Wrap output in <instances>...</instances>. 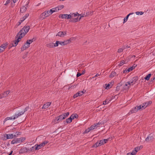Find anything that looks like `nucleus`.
I'll return each instance as SVG.
<instances>
[{
    "label": "nucleus",
    "instance_id": "obj_1",
    "mask_svg": "<svg viewBox=\"0 0 155 155\" xmlns=\"http://www.w3.org/2000/svg\"><path fill=\"white\" fill-rule=\"evenodd\" d=\"M30 27L29 26H24V27L18 33L17 35L16 36V37L17 38L18 36L19 35H20V34H22V37H23L27 33L30 29Z\"/></svg>",
    "mask_w": 155,
    "mask_h": 155
},
{
    "label": "nucleus",
    "instance_id": "obj_2",
    "mask_svg": "<svg viewBox=\"0 0 155 155\" xmlns=\"http://www.w3.org/2000/svg\"><path fill=\"white\" fill-rule=\"evenodd\" d=\"M22 34H20V35H19L18 38L17 39V40H14L12 41L11 45H9V49L13 46H16L18 44V42L21 40V38H22Z\"/></svg>",
    "mask_w": 155,
    "mask_h": 155
},
{
    "label": "nucleus",
    "instance_id": "obj_3",
    "mask_svg": "<svg viewBox=\"0 0 155 155\" xmlns=\"http://www.w3.org/2000/svg\"><path fill=\"white\" fill-rule=\"evenodd\" d=\"M143 147L142 146H137L135 147L134 149L133 150L131 153H128L127 155H135L137 152L139 150L141 149Z\"/></svg>",
    "mask_w": 155,
    "mask_h": 155
},
{
    "label": "nucleus",
    "instance_id": "obj_4",
    "mask_svg": "<svg viewBox=\"0 0 155 155\" xmlns=\"http://www.w3.org/2000/svg\"><path fill=\"white\" fill-rule=\"evenodd\" d=\"M138 80V78L137 76L133 77L129 81L127 82L129 85H130L131 84L133 85L135 84L136 82Z\"/></svg>",
    "mask_w": 155,
    "mask_h": 155
},
{
    "label": "nucleus",
    "instance_id": "obj_5",
    "mask_svg": "<svg viewBox=\"0 0 155 155\" xmlns=\"http://www.w3.org/2000/svg\"><path fill=\"white\" fill-rule=\"evenodd\" d=\"M154 139V134L152 133L149 135L146 139V141L147 142L151 141Z\"/></svg>",
    "mask_w": 155,
    "mask_h": 155
},
{
    "label": "nucleus",
    "instance_id": "obj_6",
    "mask_svg": "<svg viewBox=\"0 0 155 155\" xmlns=\"http://www.w3.org/2000/svg\"><path fill=\"white\" fill-rule=\"evenodd\" d=\"M111 138H109L107 139H104L102 140H101L99 141V143L98 145L100 144V145H102L105 144L106 143L108 142V141L110 140V139Z\"/></svg>",
    "mask_w": 155,
    "mask_h": 155
},
{
    "label": "nucleus",
    "instance_id": "obj_7",
    "mask_svg": "<svg viewBox=\"0 0 155 155\" xmlns=\"http://www.w3.org/2000/svg\"><path fill=\"white\" fill-rule=\"evenodd\" d=\"M10 93V91L8 90L0 94V98H2L6 97Z\"/></svg>",
    "mask_w": 155,
    "mask_h": 155
},
{
    "label": "nucleus",
    "instance_id": "obj_8",
    "mask_svg": "<svg viewBox=\"0 0 155 155\" xmlns=\"http://www.w3.org/2000/svg\"><path fill=\"white\" fill-rule=\"evenodd\" d=\"M86 91L85 90L84 92L83 91H80L79 92H78L76 94H74L73 96V97L74 98H76L78 96H81L83 95V94L84 93V92Z\"/></svg>",
    "mask_w": 155,
    "mask_h": 155
},
{
    "label": "nucleus",
    "instance_id": "obj_9",
    "mask_svg": "<svg viewBox=\"0 0 155 155\" xmlns=\"http://www.w3.org/2000/svg\"><path fill=\"white\" fill-rule=\"evenodd\" d=\"M48 12L47 11H45L44 12L42 13L40 15V18L42 19H44L46 17H48Z\"/></svg>",
    "mask_w": 155,
    "mask_h": 155
},
{
    "label": "nucleus",
    "instance_id": "obj_10",
    "mask_svg": "<svg viewBox=\"0 0 155 155\" xmlns=\"http://www.w3.org/2000/svg\"><path fill=\"white\" fill-rule=\"evenodd\" d=\"M67 34L66 31H60L58 32L57 35H56V36H59L61 37H64V35H66Z\"/></svg>",
    "mask_w": 155,
    "mask_h": 155
},
{
    "label": "nucleus",
    "instance_id": "obj_11",
    "mask_svg": "<svg viewBox=\"0 0 155 155\" xmlns=\"http://www.w3.org/2000/svg\"><path fill=\"white\" fill-rule=\"evenodd\" d=\"M29 149H28L26 148H21L20 150L19 153L20 154H22L24 153L28 152Z\"/></svg>",
    "mask_w": 155,
    "mask_h": 155
},
{
    "label": "nucleus",
    "instance_id": "obj_12",
    "mask_svg": "<svg viewBox=\"0 0 155 155\" xmlns=\"http://www.w3.org/2000/svg\"><path fill=\"white\" fill-rule=\"evenodd\" d=\"M21 143L20 139L19 138L15 139L11 141L12 144H14L15 143Z\"/></svg>",
    "mask_w": 155,
    "mask_h": 155
},
{
    "label": "nucleus",
    "instance_id": "obj_13",
    "mask_svg": "<svg viewBox=\"0 0 155 155\" xmlns=\"http://www.w3.org/2000/svg\"><path fill=\"white\" fill-rule=\"evenodd\" d=\"M51 103V102H47L46 104H44L42 107V109H46L48 108L49 106Z\"/></svg>",
    "mask_w": 155,
    "mask_h": 155
},
{
    "label": "nucleus",
    "instance_id": "obj_14",
    "mask_svg": "<svg viewBox=\"0 0 155 155\" xmlns=\"http://www.w3.org/2000/svg\"><path fill=\"white\" fill-rule=\"evenodd\" d=\"M49 142L48 141V140H45L44 141H43L41 142H40V144H36L35 145H45V144H47Z\"/></svg>",
    "mask_w": 155,
    "mask_h": 155
},
{
    "label": "nucleus",
    "instance_id": "obj_15",
    "mask_svg": "<svg viewBox=\"0 0 155 155\" xmlns=\"http://www.w3.org/2000/svg\"><path fill=\"white\" fill-rule=\"evenodd\" d=\"M73 39V38H70L69 39L66 40L64 41V44L65 45H68L71 42V40H72Z\"/></svg>",
    "mask_w": 155,
    "mask_h": 155
},
{
    "label": "nucleus",
    "instance_id": "obj_16",
    "mask_svg": "<svg viewBox=\"0 0 155 155\" xmlns=\"http://www.w3.org/2000/svg\"><path fill=\"white\" fill-rule=\"evenodd\" d=\"M138 111L136 107H135L134 108L130 110V112H129L128 113V114H130V113H136Z\"/></svg>",
    "mask_w": 155,
    "mask_h": 155
},
{
    "label": "nucleus",
    "instance_id": "obj_17",
    "mask_svg": "<svg viewBox=\"0 0 155 155\" xmlns=\"http://www.w3.org/2000/svg\"><path fill=\"white\" fill-rule=\"evenodd\" d=\"M23 114V113H22V112H19L18 114H15V115H14V116L13 117V119H15L16 118H18L19 116H20L21 115H22Z\"/></svg>",
    "mask_w": 155,
    "mask_h": 155
},
{
    "label": "nucleus",
    "instance_id": "obj_18",
    "mask_svg": "<svg viewBox=\"0 0 155 155\" xmlns=\"http://www.w3.org/2000/svg\"><path fill=\"white\" fill-rule=\"evenodd\" d=\"M72 120L71 117V116L69 118H67L66 121H64V124H65V123H70L72 121Z\"/></svg>",
    "mask_w": 155,
    "mask_h": 155
},
{
    "label": "nucleus",
    "instance_id": "obj_19",
    "mask_svg": "<svg viewBox=\"0 0 155 155\" xmlns=\"http://www.w3.org/2000/svg\"><path fill=\"white\" fill-rule=\"evenodd\" d=\"M26 7L25 6H23L20 8V12L21 13H24L26 11Z\"/></svg>",
    "mask_w": 155,
    "mask_h": 155
},
{
    "label": "nucleus",
    "instance_id": "obj_20",
    "mask_svg": "<svg viewBox=\"0 0 155 155\" xmlns=\"http://www.w3.org/2000/svg\"><path fill=\"white\" fill-rule=\"evenodd\" d=\"M32 42L31 39L28 40L26 43V44H27V47L28 48L30 46V45Z\"/></svg>",
    "mask_w": 155,
    "mask_h": 155
},
{
    "label": "nucleus",
    "instance_id": "obj_21",
    "mask_svg": "<svg viewBox=\"0 0 155 155\" xmlns=\"http://www.w3.org/2000/svg\"><path fill=\"white\" fill-rule=\"evenodd\" d=\"M137 65L135 64H134L132 66L128 68V72H130L132 71L135 68V67L137 66Z\"/></svg>",
    "mask_w": 155,
    "mask_h": 155
},
{
    "label": "nucleus",
    "instance_id": "obj_22",
    "mask_svg": "<svg viewBox=\"0 0 155 155\" xmlns=\"http://www.w3.org/2000/svg\"><path fill=\"white\" fill-rule=\"evenodd\" d=\"M78 17L75 18H72L70 20V21L72 22H75L78 21Z\"/></svg>",
    "mask_w": 155,
    "mask_h": 155
},
{
    "label": "nucleus",
    "instance_id": "obj_23",
    "mask_svg": "<svg viewBox=\"0 0 155 155\" xmlns=\"http://www.w3.org/2000/svg\"><path fill=\"white\" fill-rule=\"evenodd\" d=\"M68 14H64L63 15H59V17L60 18L61 16L62 18H66L68 19Z\"/></svg>",
    "mask_w": 155,
    "mask_h": 155
},
{
    "label": "nucleus",
    "instance_id": "obj_24",
    "mask_svg": "<svg viewBox=\"0 0 155 155\" xmlns=\"http://www.w3.org/2000/svg\"><path fill=\"white\" fill-rule=\"evenodd\" d=\"M129 84H127V82L126 83V84L124 85V87H123V89L125 90L128 89L130 88V86H128Z\"/></svg>",
    "mask_w": 155,
    "mask_h": 155
},
{
    "label": "nucleus",
    "instance_id": "obj_25",
    "mask_svg": "<svg viewBox=\"0 0 155 155\" xmlns=\"http://www.w3.org/2000/svg\"><path fill=\"white\" fill-rule=\"evenodd\" d=\"M7 139L12 138L14 137V136L12 134H6Z\"/></svg>",
    "mask_w": 155,
    "mask_h": 155
},
{
    "label": "nucleus",
    "instance_id": "obj_26",
    "mask_svg": "<svg viewBox=\"0 0 155 155\" xmlns=\"http://www.w3.org/2000/svg\"><path fill=\"white\" fill-rule=\"evenodd\" d=\"M134 13L133 12V13H130V14H128L127 16L126 17H125L124 19V23L126 21H127V20H128V17H129V16L130 15H131L132 14H134Z\"/></svg>",
    "mask_w": 155,
    "mask_h": 155
},
{
    "label": "nucleus",
    "instance_id": "obj_27",
    "mask_svg": "<svg viewBox=\"0 0 155 155\" xmlns=\"http://www.w3.org/2000/svg\"><path fill=\"white\" fill-rule=\"evenodd\" d=\"M54 43H50L47 44L46 45V46L48 48H53L54 47Z\"/></svg>",
    "mask_w": 155,
    "mask_h": 155
},
{
    "label": "nucleus",
    "instance_id": "obj_28",
    "mask_svg": "<svg viewBox=\"0 0 155 155\" xmlns=\"http://www.w3.org/2000/svg\"><path fill=\"white\" fill-rule=\"evenodd\" d=\"M116 73L115 71H112L111 73L109 75V77L110 78H113L116 75Z\"/></svg>",
    "mask_w": 155,
    "mask_h": 155
},
{
    "label": "nucleus",
    "instance_id": "obj_29",
    "mask_svg": "<svg viewBox=\"0 0 155 155\" xmlns=\"http://www.w3.org/2000/svg\"><path fill=\"white\" fill-rule=\"evenodd\" d=\"M111 101L110 100H109V99H107L105 101L103 102V104L106 105L109 102V101Z\"/></svg>",
    "mask_w": 155,
    "mask_h": 155
},
{
    "label": "nucleus",
    "instance_id": "obj_30",
    "mask_svg": "<svg viewBox=\"0 0 155 155\" xmlns=\"http://www.w3.org/2000/svg\"><path fill=\"white\" fill-rule=\"evenodd\" d=\"M151 75V74H147L146 77L144 78V79L147 80H148L150 79V78Z\"/></svg>",
    "mask_w": 155,
    "mask_h": 155
},
{
    "label": "nucleus",
    "instance_id": "obj_31",
    "mask_svg": "<svg viewBox=\"0 0 155 155\" xmlns=\"http://www.w3.org/2000/svg\"><path fill=\"white\" fill-rule=\"evenodd\" d=\"M72 119H74V118H77L78 117V116L77 114H73L71 116Z\"/></svg>",
    "mask_w": 155,
    "mask_h": 155
},
{
    "label": "nucleus",
    "instance_id": "obj_32",
    "mask_svg": "<svg viewBox=\"0 0 155 155\" xmlns=\"http://www.w3.org/2000/svg\"><path fill=\"white\" fill-rule=\"evenodd\" d=\"M27 44H26V43L24 44V45L22 46L21 48V50L22 51H24L26 49V48H28L27 47Z\"/></svg>",
    "mask_w": 155,
    "mask_h": 155
},
{
    "label": "nucleus",
    "instance_id": "obj_33",
    "mask_svg": "<svg viewBox=\"0 0 155 155\" xmlns=\"http://www.w3.org/2000/svg\"><path fill=\"white\" fill-rule=\"evenodd\" d=\"M5 48L3 45H1L0 46V53L3 51L5 50Z\"/></svg>",
    "mask_w": 155,
    "mask_h": 155
},
{
    "label": "nucleus",
    "instance_id": "obj_34",
    "mask_svg": "<svg viewBox=\"0 0 155 155\" xmlns=\"http://www.w3.org/2000/svg\"><path fill=\"white\" fill-rule=\"evenodd\" d=\"M64 7V5H58V6L56 7L57 8V10H58V11Z\"/></svg>",
    "mask_w": 155,
    "mask_h": 155
},
{
    "label": "nucleus",
    "instance_id": "obj_35",
    "mask_svg": "<svg viewBox=\"0 0 155 155\" xmlns=\"http://www.w3.org/2000/svg\"><path fill=\"white\" fill-rule=\"evenodd\" d=\"M103 122L102 121H101V122H99L98 123L96 124L95 125L96 127H98V126L99 125H102L103 124Z\"/></svg>",
    "mask_w": 155,
    "mask_h": 155
},
{
    "label": "nucleus",
    "instance_id": "obj_36",
    "mask_svg": "<svg viewBox=\"0 0 155 155\" xmlns=\"http://www.w3.org/2000/svg\"><path fill=\"white\" fill-rule=\"evenodd\" d=\"M13 117H7L5 118V119L4 120V123L5 121H6L7 120H12L13 119Z\"/></svg>",
    "mask_w": 155,
    "mask_h": 155
},
{
    "label": "nucleus",
    "instance_id": "obj_37",
    "mask_svg": "<svg viewBox=\"0 0 155 155\" xmlns=\"http://www.w3.org/2000/svg\"><path fill=\"white\" fill-rule=\"evenodd\" d=\"M59 120H60L59 117H56L54 120V123L56 124L58 123L59 122Z\"/></svg>",
    "mask_w": 155,
    "mask_h": 155
},
{
    "label": "nucleus",
    "instance_id": "obj_38",
    "mask_svg": "<svg viewBox=\"0 0 155 155\" xmlns=\"http://www.w3.org/2000/svg\"><path fill=\"white\" fill-rule=\"evenodd\" d=\"M1 138L3 140H7V139L6 136V134L2 135V137H1Z\"/></svg>",
    "mask_w": 155,
    "mask_h": 155
},
{
    "label": "nucleus",
    "instance_id": "obj_39",
    "mask_svg": "<svg viewBox=\"0 0 155 155\" xmlns=\"http://www.w3.org/2000/svg\"><path fill=\"white\" fill-rule=\"evenodd\" d=\"M60 41H56L55 43H54V47H57L58 45L59 44Z\"/></svg>",
    "mask_w": 155,
    "mask_h": 155
},
{
    "label": "nucleus",
    "instance_id": "obj_40",
    "mask_svg": "<svg viewBox=\"0 0 155 155\" xmlns=\"http://www.w3.org/2000/svg\"><path fill=\"white\" fill-rule=\"evenodd\" d=\"M57 9V8L56 7L54 8H53L51 10V12H52V13H53L54 12L58 11V10Z\"/></svg>",
    "mask_w": 155,
    "mask_h": 155
},
{
    "label": "nucleus",
    "instance_id": "obj_41",
    "mask_svg": "<svg viewBox=\"0 0 155 155\" xmlns=\"http://www.w3.org/2000/svg\"><path fill=\"white\" fill-rule=\"evenodd\" d=\"M21 133L19 132H16L15 134L14 135V136L15 137H17V136L20 135Z\"/></svg>",
    "mask_w": 155,
    "mask_h": 155
},
{
    "label": "nucleus",
    "instance_id": "obj_42",
    "mask_svg": "<svg viewBox=\"0 0 155 155\" xmlns=\"http://www.w3.org/2000/svg\"><path fill=\"white\" fill-rule=\"evenodd\" d=\"M97 127H96L95 125L94 126V125H92L89 128V129H90V130H92L93 129H94L95 128H96Z\"/></svg>",
    "mask_w": 155,
    "mask_h": 155
},
{
    "label": "nucleus",
    "instance_id": "obj_43",
    "mask_svg": "<svg viewBox=\"0 0 155 155\" xmlns=\"http://www.w3.org/2000/svg\"><path fill=\"white\" fill-rule=\"evenodd\" d=\"M136 107L137 108V110H140L141 109L142 110L143 109V108L141 106V105H139V106H137Z\"/></svg>",
    "mask_w": 155,
    "mask_h": 155
},
{
    "label": "nucleus",
    "instance_id": "obj_44",
    "mask_svg": "<svg viewBox=\"0 0 155 155\" xmlns=\"http://www.w3.org/2000/svg\"><path fill=\"white\" fill-rule=\"evenodd\" d=\"M105 85H106L105 89H108L111 87H110V85L109 84H106Z\"/></svg>",
    "mask_w": 155,
    "mask_h": 155
},
{
    "label": "nucleus",
    "instance_id": "obj_45",
    "mask_svg": "<svg viewBox=\"0 0 155 155\" xmlns=\"http://www.w3.org/2000/svg\"><path fill=\"white\" fill-rule=\"evenodd\" d=\"M136 13L137 15H142L143 14L144 12H136Z\"/></svg>",
    "mask_w": 155,
    "mask_h": 155
},
{
    "label": "nucleus",
    "instance_id": "obj_46",
    "mask_svg": "<svg viewBox=\"0 0 155 155\" xmlns=\"http://www.w3.org/2000/svg\"><path fill=\"white\" fill-rule=\"evenodd\" d=\"M124 63V61H122L120 62V64H119L118 65L119 66H121Z\"/></svg>",
    "mask_w": 155,
    "mask_h": 155
},
{
    "label": "nucleus",
    "instance_id": "obj_47",
    "mask_svg": "<svg viewBox=\"0 0 155 155\" xmlns=\"http://www.w3.org/2000/svg\"><path fill=\"white\" fill-rule=\"evenodd\" d=\"M47 12H48V16L52 14V12L51 11V9L50 10L47 11Z\"/></svg>",
    "mask_w": 155,
    "mask_h": 155
},
{
    "label": "nucleus",
    "instance_id": "obj_48",
    "mask_svg": "<svg viewBox=\"0 0 155 155\" xmlns=\"http://www.w3.org/2000/svg\"><path fill=\"white\" fill-rule=\"evenodd\" d=\"M90 131V129H89V128L85 130V131L84 132V134H86L88 133Z\"/></svg>",
    "mask_w": 155,
    "mask_h": 155
},
{
    "label": "nucleus",
    "instance_id": "obj_49",
    "mask_svg": "<svg viewBox=\"0 0 155 155\" xmlns=\"http://www.w3.org/2000/svg\"><path fill=\"white\" fill-rule=\"evenodd\" d=\"M58 117H59V119L60 120H61L63 119L62 118L63 116H62V114L60 115Z\"/></svg>",
    "mask_w": 155,
    "mask_h": 155
},
{
    "label": "nucleus",
    "instance_id": "obj_50",
    "mask_svg": "<svg viewBox=\"0 0 155 155\" xmlns=\"http://www.w3.org/2000/svg\"><path fill=\"white\" fill-rule=\"evenodd\" d=\"M66 117H67L69 114V112H67L66 113H65L63 114Z\"/></svg>",
    "mask_w": 155,
    "mask_h": 155
},
{
    "label": "nucleus",
    "instance_id": "obj_51",
    "mask_svg": "<svg viewBox=\"0 0 155 155\" xmlns=\"http://www.w3.org/2000/svg\"><path fill=\"white\" fill-rule=\"evenodd\" d=\"M29 14H26L23 17V19L24 18V19H25L26 18H27L29 16Z\"/></svg>",
    "mask_w": 155,
    "mask_h": 155
},
{
    "label": "nucleus",
    "instance_id": "obj_52",
    "mask_svg": "<svg viewBox=\"0 0 155 155\" xmlns=\"http://www.w3.org/2000/svg\"><path fill=\"white\" fill-rule=\"evenodd\" d=\"M131 58V57H129L128 58H127L125 61V62H127L129 61H130V59Z\"/></svg>",
    "mask_w": 155,
    "mask_h": 155
},
{
    "label": "nucleus",
    "instance_id": "obj_53",
    "mask_svg": "<svg viewBox=\"0 0 155 155\" xmlns=\"http://www.w3.org/2000/svg\"><path fill=\"white\" fill-rule=\"evenodd\" d=\"M124 49L122 48H119L118 49L117 52L118 53H120L123 51Z\"/></svg>",
    "mask_w": 155,
    "mask_h": 155
},
{
    "label": "nucleus",
    "instance_id": "obj_54",
    "mask_svg": "<svg viewBox=\"0 0 155 155\" xmlns=\"http://www.w3.org/2000/svg\"><path fill=\"white\" fill-rule=\"evenodd\" d=\"M20 139L21 143L22 141H24L25 140V137H21L20 138H19Z\"/></svg>",
    "mask_w": 155,
    "mask_h": 155
},
{
    "label": "nucleus",
    "instance_id": "obj_55",
    "mask_svg": "<svg viewBox=\"0 0 155 155\" xmlns=\"http://www.w3.org/2000/svg\"><path fill=\"white\" fill-rule=\"evenodd\" d=\"M28 107H26V108L25 109L24 111H21V112H22V113H23V114H24V113L28 109Z\"/></svg>",
    "mask_w": 155,
    "mask_h": 155
},
{
    "label": "nucleus",
    "instance_id": "obj_56",
    "mask_svg": "<svg viewBox=\"0 0 155 155\" xmlns=\"http://www.w3.org/2000/svg\"><path fill=\"white\" fill-rule=\"evenodd\" d=\"M10 2V0H7L5 3L4 4L5 5H6L8 4H9Z\"/></svg>",
    "mask_w": 155,
    "mask_h": 155
},
{
    "label": "nucleus",
    "instance_id": "obj_57",
    "mask_svg": "<svg viewBox=\"0 0 155 155\" xmlns=\"http://www.w3.org/2000/svg\"><path fill=\"white\" fill-rule=\"evenodd\" d=\"M8 45V43H5L4 44H3L2 45H3V46H4V47H5V48L7 47V45Z\"/></svg>",
    "mask_w": 155,
    "mask_h": 155
},
{
    "label": "nucleus",
    "instance_id": "obj_58",
    "mask_svg": "<svg viewBox=\"0 0 155 155\" xmlns=\"http://www.w3.org/2000/svg\"><path fill=\"white\" fill-rule=\"evenodd\" d=\"M68 19L71 18H72V16H71V13L70 14L68 15Z\"/></svg>",
    "mask_w": 155,
    "mask_h": 155
},
{
    "label": "nucleus",
    "instance_id": "obj_59",
    "mask_svg": "<svg viewBox=\"0 0 155 155\" xmlns=\"http://www.w3.org/2000/svg\"><path fill=\"white\" fill-rule=\"evenodd\" d=\"M140 105L143 109H144L146 107L145 106V105H144V103H143V104H141Z\"/></svg>",
    "mask_w": 155,
    "mask_h": 155
},
{
    "label": "nucleus",
    "instance_id": "obj_60",
    "mask_svg": "<svg viewBox=\"0 0 155 155\" xmlns=\"http://www.w3.org/2000/svg\"><path fill=\"white\" fill-rule=\"evenodd\" d=\"M42 146H37L35 147V150H38L41 148Z\"/></svg>",
    "mask_w": 155,
    "mask_h": 155
},
{
    "label": "nucleus",
    "instance_id": "obj_61",
    "mask_svg": "<svg viewBox=\"0 0 155 155\" xmlns=\"http://www.w3.org/2000/svg\"><path fill=\"white\" fill-rule=\"evenodd\" d=\"M71 16H72V17H75L77 16V14L75 13H71Z\"/></svg>",
    "mask_w": 155,
    "mask_h": 155
},
{
    "label": "nucleus",
    "instance_id": "obj_62",
    "mask_svg": "<svg viewBox=\"0 0 155 155\" xmlns=\"http://www.w3.org/2000/svg\"><path fill=\"white\" fill-rule=\"evenodd\" d=\"M59 44L62 46H64L65 45L64 41H60Z\"/></svg>",
    "mask_w": 155,
    "mask_h": 155
},
{
    "label": "nucleus",
    "instance_id": "obj_63",
    "mask_svg": "<svg viewBox=\"0 0 155 155\" xmlns=\"http://www.w3.org/2000/svg\"><path fill=\"white\" fill-rule=\"evenodd\" d=\"M127 70H128V69H126L125 70H124L123 71V73H128L129 72H128V71Z\"/></svg>",
    "mask_w": 155,
    "mask_h": 155
},
{
    "label": "nucleus",
    "instance_id": "obj_64",
    "mask_svg": "<svg viewBox=\"0 0 155 155\" xmlns=\"http://www.w3.org/2000/svg\"><path fill=\"white\" fill-rule=\"evenodd\" d=\"M120 87L119 86H117L116 87V90L117 91H118L120 90Z\"/></svg>",
    "mask_w": 155,
    "mask_h": 155
}]
</instances>
